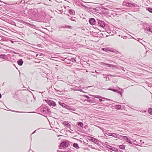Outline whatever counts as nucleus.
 Instances as JSON below:
<instances>
[{
  "mask_svg": "<svg viewBox=\"0 0 152 152\" xmlns=\"http://www.w3.org/2000/svg\"><path fill=\"white\" fill-rule=\"evenodd\" d=\"M59 104L61 106L69 110V111L70 112H72V110L74 111H75L76 110V109H75L72 108L71 106L67 105L64 103H62L61 102H59Z\"/></svg>",
  "mask_w": 152,
  "mask_h": 152,
  "instance_id": "nucleus-1",
  "label": "nucleus"
},
{
  "mask_svg": "<svg viewBox=\"0 0 152 152\" xmlns=\"http://www.w3.org/2000/svg\"><path fill=\"white\" fill-rule=\"evenodd\" d=\"M123 5H125L127 7H136V4H132L130 3L127 2L126 1H124L123 3Z\"/></svg>",
  "mask_w": 152,
  "mask_h": 152,
  "instance_id": "nucleus-2",
  "label": "nucleus"
},
{
  "mask_svg": "<svg viewBox=\"0 0 152 152\" xmlns=\"http://www.w3.org/2000/svg\"><path fill=\"white\" fill-rule=\"evenodd\" d=\"M105 134L108 135L113 137L115 138L118 137V134H117L116 133H110L109 131H107L105 132Z\"/></svg>",
  "mask_w": 152,
  "mask_h": 152,
  "instance_id": "nucleus-3",
  "label": "nucleus"
},
{
  "mask_svg": "<svg viewBox=\"0 0 152 152\" xmlns=\"http://www.w3.org/2000/svg\"><path fill=\"white\" fill-rule=\"evenodd\" d=\"M68 141H64L61 142L60 145V146L62 148H65L68 145Z\"/></svg>",
  "mask_w": 152,
  "mask_h": 152,
  "instance_id": "nucleus-4",
  "label": "nucleus"
},
{
  "mask_svg": "<svg viewBox=\"0 0 152 152\" xmlns=\"http://www.w3.org/2000/svg\"><path fill=\"white\" fill-rule=\"evenodd\" d=\"M46 102L50 106H55L56 105V103L54 101L48 99L46 100Z\"/></svg>",
  "mask_w": 152,
  "mask_h": 152,
  "instance_id": "nucleus-5",
  "label": "nucleus"
},
{
  "mask_svg": "<svg viewBox=\"0 0 152 152\" xmlns=\"http://www.w3.org/2000/svg\"><path fill=\"white\" fill-rule=\"evenodd\" d=\"M102 50L106 52L110 51L113 52L115 51V49L110 48H104L102 49Z\"/></svg>",
  "mask_w": 152,
  "mask_h": 152,
  "instance_id": "nucleus-6",
  "label": "nucleus"
},
{
  "mask_svg": "<svg viewBox=\"0 0 152 152\" xmlns=\"http://www.w3.org/2000/svg\"><path fill=\"white\" fill-rule=\"evenodd\" d=\"M98 23L99 26L102 27H104L105 26V24L104 22L101 20H98Z\"/></svg>",
  "mask_w": 152,
  "mask_h": 152,
  "instance_id": "nucleus-7",
  "label": "nucleus"
},
{
  "mask_svg": "<svg viewBox=\"0 0 152 152\" xmlns=\"http://www.w3.org/2000/svg\"><path fill=\"white\" fill-rule=\"evenodd\" d=\"M108 90H111L113 92H116L117 93L120 94L121 96H122V92L118 90L117 89H112L110 88L108 89Z\"/></svg>",
  "mask_w": 152,
  "mask_h": 152,
  "instance_id": "nucleus-8",
  "label": "nucleus"
},
{
  "mask_svg": "<svg viewBox=\"0 0 152 152\" xmlns=\"http://www.w3.org/2000/svg\"><path fill=\"white\" fill-rule=\"evenodd\" d=\"M90 140L97 145L99 143V140L94 137H91V138L90 139Z\"/></svg>",
  "mask_w": 152,
  "mask_h": 152,
  "instance_id": "nucleus-9",
  "label": "nucleus"
},
{
  "mask_svg": "<svg viewBox=\"0 0 152 152\" xmlns=\"http://www.w3.org/2000/svg\"><path fill=\"white\" fill-rule=\"evenodd\" d=\"M30 10H31L32 14L34 16H35L37 14V13L38 12V11L37 9H33L31 10L29 9V11H30Z\"/></svg>",
  "mask_w": 152,
  "mask_h": 152,
  "instance_id": "nucleus-10",
  "label": "nucleus"
},
{
  "mask_svg": "<svg viewBox=\"0 0 152 152\" xmlns=\"http://www.w3.org/2000/svg\"><path fill=\"white\" fill-rule=\"evenodd\" d=\"M89 22L91 25H95L96 21L95 19L93 18H90L89 20Z\"/></svg>",
  "mask_w": 152,
  "mask_h": 152,
  "instance_id": "nucleus-11",
  "label": "nucleus"
},
{
  "mask_svg": "<svg viewBox=\"0 0 152 152\" xmlns=\"http://www.w3.org/2000/svg\"><path fill=\"white\" fill-rule=\"evenodd\" d=\"M48 111V109L47 107H46L41 110V112L43 114H45Z\"/></svg>",
  "mask_w": 152,
  "mask_h": 152,
  "instance_id": "nucleus-12",
  "label": "nucleus"
},
{
  "mask_svg": "<svg viewBox=\"0 0 152 152\" xmlns=\"http://www.w3.org/2000/svg\"><path fill=\"white\" fill-rule=\"evenodd\" d=\"M62 124L66 127L69 128H70V125L67 121H64L62 123Z\"/></svg>",
  "mask_w": 152,
  "mask_h": 152,
  "instance_id": "nucleus-13",
  "label": "nucleus"
},
{
  "mask_svg": "<svg viewBox=\"0 0 152 152\" xmlns=\"http://www.w3.org/2000/svg\"><path fill=\"white\" fill-rule=\"evenodd\" d=\"M68 18L72 21H76L77 18L76 17H72L71 16L68 15Z\"/></svg>",
  "mask_w": 152,
  "mask_h": 152,
  "instance_id": "nucleus-14",
  "label": "nucleus"
},
{
  "mask_svg": "<svg viewBox=\"0 0 152 152\" xmlns=\"http://www.w3.org/2000/svg\"><path fill=\"white\" fill-rule=\"evenodd\" d=\"M23 61L22 59H19L17 61V62L18 65L20 66H21L23 65Z\"/></svg>",
  "mask_w": 152,
  "mask_h": 152,
  "instance_id": "nucleus-15",
  "label": "nucleus"
},
{
  "mask_svg": "<svg viewBox=\"0 0 152 152\" xmlns=\"http://www.w3.org/2000/svg\"><path fill=\"white\" fill-rule=\"evenodd\" d=\"M85 101H86L88 102H89L90 103H93L94 101V99L93 98H91L90 97L88 98V99L85 100Z\"/></svg>",
  "mask_w": 152,
  "mask_h": 152,
  "instance_id": "nucleus-16",
  "label": "nucleus"
},
{
  "mask_svg": "<svg viewBox=\"0 0 152 152\" xmlns=\"http://www.w3.org/2000/svg\"><path fill=\"white\" fill-rule=\"evenodd\" d=\"M110 147V148H109V149L110 150L112 151H116V152L118 151V149L117 148H115V147H112L111 146Z\"/></svg>",
  "mask_w": 152,
  "mask_h": 152,
  "instance_id": "nucleus-17",
  "label": "nucleus"
},
{
  "mask_svg": "<svg viewBox=\"0 0 152 152\" xmlns=\"http://www.w3.org/2000/svg\"><path fill=\"white\" fill-rule=\"evenodd\" d=\"M7 58V55L4 54H2L0 55V58L2 59H6Z\"/></svg>",
  "mask_w": 152,
  "mask_h": 152,
  "instance_id": "nucleus-18",
  "label": "nucleus"
},
{
  "mask_svg": "<svg viewBox=\"0 0 152 152\" xmlns=\"http://www.w3.org/2000/svg\"><path fill=\"white\" fill-rule=\"evenodd\" d=\"M115 109L118 110H121V105L119 104L116 105L115 106Z\"/></svg>",
  "mask_w": 152,
  "mask_h": 152,
  "instance_id": "nucleus-19",
  "label": "nucleus"
},
{
  "mask_svg": "<svg viewBox=\"0 0 152 152\" xmlns=\"http://www.w3.org/2000/svg\"><path fill=\"white\" fill-rule=\"evenodd\" d=\"M72 146L74 148L77 149H79V147L78 144L77 143H74L73 144Z\"/></svg>",
  "mask_w": 152,
  "mask_h": 152,
  "instance_id": "nucleus-20",
  "label": "nucleus"
},
{
  "mask_svg": "<svg viewBox=\"0 0 152 152\" xmlns=\"http://www.w3.org/2000/svg\"><path fill=\"white\" fill-rule=\"evenodd\" d=\"M125 140L127 142L129 143L132 144V142L130 141V139H129V138H128V137H126V139Z\"/></svg>",
  "mask_w": 152,
  "mask_h": 152,
  "instance_id": "nucleus-21",
  "label": "nucleus"
},
{
  "mask_svg": "<svg viewBox=\"0 0 152 152\" xmlns=\"http://www.w3.org/2000/svg\"><path fill=\"white\" fill-rule=\"evenodd\" d=\"M68 12L71 15H73V14L75 13V11L72 9L69 10L68 11Z\"/></svg>",
  "mask_w": 152,
  "mask_h": 152,
  "instance_id": "nucleus-22",
  "label": "nucleus"
},
{
  "mask_svg": "<svg viewBox=\"0 0 152 152\" xmlns=\"http://www.w3.org/2000/svg\"><path fill=\"white\" fill-rule=\"evenodd\" d=\"M77 125H78V126L82 128L83 125V124L81 122H77Z\"/></svg>",
  "mask_w": 152,
  "mask_h": 152,
  "instance_id": "nucleus-23",
  "label": "nucleus"
},
{
  "mask_svg": "<svg viewBox=\"0 0 152 152\" xmlns=\"http://www.w3.org/2000/svg\"><path fill=\"white\" fill-rule=\"evenodd\" d=\"M119 148L121 149H125V146L124 145H122L119 146Z\"/></svg>",
  "mask_w": 152,
  "mask_h": 152,
  "instance_id": "nucleus-24",
  "label": "nucleus"
},
{
  "mask_svg": "<svg viewBox=\"0 0 152 152\" xmlns=\"http://www.w3.org/2000/svg\"><path fill=\"white\" fill-rule=\"evenodd\" d=\"M146 9L150 12L152 13V8L148 7L147 8H146Z\"/></svg>",
  "mask_w": 152,
  "mask_h": 152,
  "instance_id": "nucleus-25",
  "label": "nucleus"
},
{
  "mask_svg": "<svg viewBox=\"0 0 152 152\" xmlns=\"http://www.w3.org/2000/svg\"><path fill=\"white\" fill-rule=\"evenodd\" d=\"M148 112L150 115H152V109L151 108H149L148 109Z\"/></svg>",
  "mask_w": 152,
  "mask_h": 152,
  "instance_id": "nucleus-26",
  "label": "nucleus"
},
{
  "mask_svg": "<svg viewBox=\"0 0 152 152\" xmlns=\"http://www.w3.org/2000/svg\"><path fill=\"white\" fill-rule=\"evenodd\" d=\"M11 111H13L14 112H16V113H30V112H19V111H17L12 110H11Z\"/></svg>",
  "mask_w": 152,
  "mask_h": 152,
  "instance_id": "nucleus-27",
  "label": "nucleus"
},
{
  "mask_svg": "<svg viewBox=\"0 0 152 152\" xmlns=\"http://www.w3.org/2000/svg\"><path fill=\"white\" fill-rule=\"evenodd\" d=\"M147 29L148 31L152 32V28L151 27H148L147 28Z\"/></svg>",
  "mask_w": 152,
  "mask_h": 152,
  "instance_id": "nucleus-28",
  "label": "nucleus"
},
{
  "mask_svg": "<svg viewBox=\"0 0 152 152\" xmlns=\"http://www.w3.org/2000/svg\"><path fill=\"white\" fill-rule=\"evenodd\" d=\"M69 61H72L73 62H74L76 61V60L75 58H71L70 59H69Z\"/></svg>",
  "mask_w": 152,
  "mask_h": 152,
  "instance_id": "nucleus-29",
  "label": "nucleus"
},
{
  "mask_svg": "<svg viewBox=\"0 0 152 152\" xmlns=\"http://www.w3.org/2000/svg\"><path fill=\"white\" fill-rule=\"evenodd\" d=\"M94 97L96 98H101L102 97L100 96H97V95H95L94 96Z\"/></svg>",
  "mask_w": 152,
  "mask_h": 152,
  "instance_id": "nucleus-30",
  "label": "nucleus"
},
{
  "mask_svg": "<svg viewBox=\"0 0 152 152\" xmlns=\"http://www.w3.org/2000/svg\"><path fill=\"white\" fill-rule=\"evenodd\" d=\"M126 136H122L121 139H123L125 140V139H126Z\"/></svg>",
  "mask_w": 152,
  "mask_h": 152,
  "instance_id": "nucleus-31",
  "label": "nucleus"
},
{
  "mask_svg": "<svg viewBox=\"0 0 152 152\" xmlns=\"http://www.w3.org/2000/svg\"><path fill=\"white\" fill-rule=\"evenodd\" d=\"M120 69H121L124 71H125L126 70V68H123V67H121Z\"/></svg>",
  "mask_w": 152,
  "mask_h": 152,
  "instance_id": "nucleus-32",
  "label": "nucleus"
},
{
  "mask_svg": "<svg viewBox=\"0 0 152 152\" xmlns=\"http://www.w3.org/2000/svg\"><path fill=\"white\" fill-rule=\"evenodd\" d=\"M81 5L83 7H84L85 9H86L88 8V7L86 6H85L83 4H81Z\"/></svg>",
  "mask_w": 152,
  "mask_h": 152,
  "instance_id": "nucleus-33",
  "label": "nucleus"
},
{
  "mask_svg": "<svg viewBox=\"0 0 152 152\" xmlns=\"http://www.w3.org/2000/svg\"><path fill=\"white\" fill-rule=\"evenodd\" d=\"M66 28L71 29V26H66Z\"/></svg>",
  "mask_w": 152,
  "mask_h": 152,
  "instance_id": "nucleus-34",
  "label": "nucleus"
},
{
  "mask_svg": "<svg viewBox=\"0 0 152 152\" xmlns=\"http://www.w3.org/2000/svg\"><path fill=\"white\" fill-rule=\"evenodd\" d=\"M83 96L87 98V99H88V98L89 97L88 95H84Z\"/></svg>",
  "mask_w": 152,
  "mask_h": 152,
  "instance_id": "nucleus-35",
  "label": "nucleus"
},
{
  "mask_svg": "<svg viewBox=\"0 0 152 152\" xmlns=\"http://www.w3.org/2000/svg\"><path fill=\"white\" fill-rule=\"evenodd\" d=\"M122 136V135H118V138H119V139H121V137H122V136Z\"/></svg>",
  "mask_w": 152,
  "mask_h": 152,
  "instance_id": "nucleus-36",
  "label": "nucleus"
},
{
  "mask_svg": "<svg viewBox=\"0 0 152 152\" xmlns=\"http://www.w3.org/2000/svg\"><path fill=\"white\" fill-rule=\"evenodd\" d=\"M66 26H61L60 28H66Z\"/></svg>",
  "mask_w": 152,
  "mask_h": 152,
  "instance_id": "nucleus-37",
  "label": "nucleus"
},
{
  "mask_svg": "<svg viewBox=\"0 0 152 152\" xmlns=\"http://www.w3.org/2000/svg\"><path fill=\"white\" fill-rule=\"evenodd\" d=\"M58 10V12L59 13H62V10Z\"/></svg>",
  "mask_w": 152,
  "mask_h": 152,
  "instance_id": "nucleus-38",
  "label": "nucleus"
},
{
  "mask_svg": "<svg viewBox=\"0 0 152 152\" xmlns=\"http://www.w3.org/2000/svg\"><path fill=\"white\" fill-rule=\"evenodd\" d=\"M109 80H110V79L109 78L106 77V80L108 81Z\"/></svg>",
  "mask_w": 152,
  "mask_h": 152,
  "instance_id": "nucleus-39",
  "label": "nucleus"
},
{
  "mask_svg": "<svg viewBox=\"0 0 152 152\" xmlns=\"http://www.w3.org/2000/svg\"><path fill=\"white\" fill-rule=\"evenodd\" d=\"M113 82L114 83H115V82H117L116 81V79H115V80L114 81H113Z\"/></svg>",
  "mask_w": 152,
  "mask_h": 152,
  "instance_id": "nucleus-40",
  "label": "nucleus"
},
{
  "mask_svg": "<svg viewBox=\"0 0 152 152\" xmlns=\"http://www.w3.org/2000/svg\"><path fill=\"white\" fill-rule=\"evenodd\" d=\"M57 151L58 152H63V151H59V150H57Z\"/></svg>",
  "mask_w": 152,
  "mask_h": 152,
  "instance_id": "nucleus-41",
  "label": "nucleus"
},
{
  "mask_svg": "<svg viewBox=\"0 0 152 152\" xmlns=\"http://www.w3.org/2000/svg\"><path fill=\"white\" fill-rule=\"evenodd\" d=\"M99 100L100 102H102V99H99Z\"/></svg>",
  "mask_w": 152,
  "mask_h": 152,
  "instance_id": "nucleus-42",
  "label": "nucleus"
},
{
  "mask_svg": "<svg viewBox=\"0 0 152 152\" xmlns=\"http://www.w3.org/2000/svg\"><path fill=\"white\" fill-rule=\"evenodd\" d=\"M36 130H35V131H34V132L32 133L31 134H33L34 133H35V132H36Z\"/></svg>",
  "mask_w": 152,
  "mask_h": 152,
  "instance_id": "nucleus-43",
  "label": "nucleus"
},
{
  "mask_svg": "<svg viewBox=\"0 0 152 152\" xmlns=\"http://www.w3.org/2000/svg\"><path fill=\"white\" fill-rule=\"evenodd\" d=\"M79 141L80 142H83V141L81 140H79Z\"/></svg>",
  "mask_w": 152,
  "mask_h": 152,
  "instance_id": "nucleus-44",
  "label": "nucleus"
},
{
  "mask_svg": "<svg viewBox=\"0 0 152 152\" xmlns=\"http://www.w3.org/2000/svg\"><path fill=\"white\" fill-rule=\"evenodd\" d=\"M68 59L69 60V59H70V58H70V57H68Z\"/></svg>",
  "mask_w": 152,
  "mask_h": 152,
  "instance_id": "nucleus-45",
  "label": "nucleus"
},
{
  "mask_svg": "<svg viewBox=\"0 0 152 152\" xmlns=\"http://www.w3.org/2000/svg\"><path fill=\"white\" fill-rule=\"evenodd\" d=\"M30 25H31L32 26H34V25H32V24H30Z\"/></svg>",
  "mask_w": 152,
  "mask_h": 152,
  "instance_id": "nucleus-46",
  "label": "nucleus"
},
{
  "mask_svg": "<svg viewBox=\"0 0 152 152\" xmlns=\"http://www.w3.org/2000/svg\"><path fill=\"white\" fill-rule=\"evenodd\" d=\"M67 152H72L69 151H67Z\"/></svg>",
  "mask_w": 152,
  "mask_h": 152,
  "instance_id": "nucleus-47",
  "label": "nucleus"
},
{
  "mask_svg": "<svg viewBox=\"0 0 152 152\" xmlns=\"http://www.w3.org/2000/svg\"><path fill=\"white\" fill-rule=\"evenodd\" d=\"M61 152H67V151H63Z\"/></svg>",
  "mask_w": 152,
  "mask_h": 152,
  "instance_id": "nucleus-48",
  "label": "nucleus"
},
{
  "mask_svg": "<svg viewBox=\"0 0 152 152\" xmlns=\"http://www.w3.org/2000/svg\"><path fill=\"white\" fill-rule=\"evenodd\" d=\"M67 63L68 64H70V63Z\"/></svg>",
  "mask_w": 152,
  "mask_h": 152,
  "instance_id": "nucleus-49",
  "label": "nucleus"
},
{
  "mask_svg": "<svg viewBox=\"0 0 152 152\" xmlns=\"http://www.w3.org/2000/svg\"><path fill=\"white\" fill-rule=\"evenodd\" d=\"M40 129V128L38 129H37V130H38V129Z\"/></svg>",
  "mask_w": 152,
  "mask_h": 152,
  "instance_id": "nucleus-50",
  "label": "nucleus"
},
{
  "mask_svg": "<svg viewBox=\"0 0 152 152\" xmlns=\"http://www.w3.org/2000/svg\"><path fill=\"white\" fill-rule=\"evenodd\" d=\"M49 1H51L50 0H49Z\"/></svg>",
  "mask_w": 152,
  "mask_h": 152,
  "instance_id": "nucleus-51",
  "label": "nucleus"
},
{
  "mask_svg": "<svg viewBox=\"0 0 152 152\" xmlns=\"http://www.w3.org/2000/svg\"><path fill=\"white\" fill-rule=\"evenodd\" d=\"M22 21V22H22V21H23V20H21Z\"/></svg>",
  "mask_w": 152,
  "mask_h": 152,
  "instance_id": "nucleus-52",
  "label": "nucleus"
}]
</instances>
